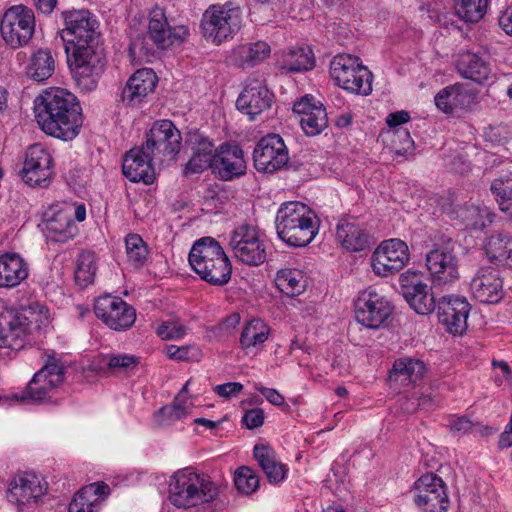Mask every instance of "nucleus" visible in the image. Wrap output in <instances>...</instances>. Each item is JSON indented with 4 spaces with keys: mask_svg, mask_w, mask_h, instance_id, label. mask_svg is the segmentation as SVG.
<instances>
[{
    "mask_svg": "<svg viewBox=\"0 0 512 512\" xmlns=\"http://www.w3.org/2000/svg\"><path fill=\"white\" fill-rule=\"evenodd\" d=\"M65 27L59 32L65 43L72 44L68 63L76 85L92 91L104 71L106 58L100 45L99 23L88 10L64 11Z\"/></svg>",
    "mask_w": 512,
    "mask_h": 512,
    "instance_id": "obj_1",
    "label": "nucleus"
},
{
    "mask_svg": "<svg viewBox=\"0 0 512 512\" xmlns=\"http://www.w3.org/2000/svg\"><path fill=\"white\" fill-rule=\"evenodd\" d=\"M36 121L48 135L62 140L75 138L82 126L81 106L74 94L52 88L34 101Z\"/></svg>",
    "mask_w": 512,
    "mask_h": 512,
    "instance_id": "obj_2",
    "label": "nucleus"
},
{
    "mask_svg": "<svg viewBox=\"0 0 512 512\" xmlns=\"http://www.w3.org/2000/svg\"><path fill=\"white\" fill-rule=\"evenodd\" d=\"M48 323V311L39 303L0 316V349L6 355L24 348L26 338Z\"/></svg>",
    "mask_w": 512,
    "mask_h": 512,
    "instance_id": "obj_3",
    "label": "nucleus"
},
{
    "mask_svg": "<svg viewBox=\"0 0 512 512\" xmlns=\"http://www.w3.org/2000/svg\"><path fill=\"white\" fill-rule=\"evenodd\" d=\"M278 237L292 247H305L318 233L315 213L298 201L281 204L275 218Z\"/></svg>",
    "mask_w": 512,
    "mask_h": 512,
    "instance_id": "obj_4",
    "label": "nucleus"
},
{
    "mask_svg": "<svg viewBox=\"0 0 512 512\" xmlns=\"http://www.w3.org/2000/svg\"><path fill=\"white\" fill-rule=\"evenodd\" d=\"M188 261L192 270L211 285L223 286L231 279L232 264L220 243L212 237L196 240Z\"/></svg>",
    "mask_w": 512,
    "mask_h": 512,
    "instance_id": "obj_5",
    "label": "nucleus"
},
{
    "mask_svg": "<svg viewBox=\"0 0 512 512\" xmlns=\"http://www.w3.org/2000/svg\"><path fill=\"white\" fill-rule=\"evenodd\" d=\"M218 487L205 474L185 468L173 474L170 481V499L177 507H192L210 502L218 495Z\"/></svg>",
    "mask_w": 512,
    "mask_h": 512,
    "instance_id": "obj_6",
    "label": "nucleus"
},
{
    "mask_svg": "<svg viewBox=\"0 0 512 512\" xmlns=\"http://www.w3.org/2000/svg\"><path fill=\"white\" fill-rule=\"evenodd\" d=\"M243 9L240 3L229 0L210 5L202 15L201 29L206 40L215 45L232 39L241 29Z\"/></svg>",
    "mask_w": 512,
    "mask_h": 512,
    "instance_id": "obj_7",
    "label": "nucleus"
},
{
    "mask_svg": "<svg viewBox=\"0 0 512 512\" xmlns=\"http://www.w3.org/2000/svg\"><path fill=\"white\" fill-rule=\"evenodd\" d=\"M330 75L336 85L348 92L364 96L372 92L373 75L359 57L336 55L330 63Z\"/></svg>",
    "mask_w": 512,
    "mask_h": 512,
    "instance_id": "obj_8",
    "label": "nucleus"
},
{
    "mask_svg": "<svg viewBox=\"0 0 512 512\" xmlns=\"http://www.w3.org/2000/svg\"><path fill=\"white\" fill-rule=\"evenodd\" d=\"M182 137L180 131L170 120L156 121L146 134L141 146L146 153L159 164L174 161L180 152Z\"/></svg>",
    "mask_w": 512,
    "mask_h": 512,
    "instance_id": "obj_9",
    "label": "nucleus"
},
{
    "mask_svg": "<svg viewBox=\"0 0 512 512\" xmlns=\"http://www.w3.org/2000/svg\"><path fill=\"white\" fill-rule=\"evenodd\" d=\"M35 30V16L25 5L9 7L0 21V32L4 42L12 49L28 44Z\"/></svg>",
    "mask_w": 512,
    "mask_h": 512,
    "instance_id": "obj_10",
    "label": "nucleus"
},
{
    "mask_svg": "<svg viewBox=\"0 0 512 512\" xmlns=\"http://www.w3.org/2000/svg\"><path fill=\"white\" fill-rule=\"evenodd\" d=\"M64 380V367L54 359L49 358L38 372L35 373L24 391L16 393L13 399L20 402L40 403L50 396Z\"/></svg>",
    "mask_w": 512,
    "mask_h": 512,
    "instance_id": "obj_11",
    "label": "nucleus"
},
{
    "mask_svg": "<svg viewBox=\"0 0 512 512\" xmlns=\"http://www.w3.org/2000/svg\"><path fill=\"white\" fill-rule=\"evenodd\" d=\"M413 500L422 512H446L450 507L447 486L436 474L422 475L412 488Z\"/></svg>",
    "mask_w": 512,
    "mask_h": 512,
    "instance_id": "obj_12",
    "label": "nucleus"
},
{
    "mask_svg": "<svg viewBox=\"0 0 512 512\" xmlns=\"http://www.w3.org/2000/svg\"><path fill=\"white\" fill-rule=\"evenodd\" d=\"M456 243L449 241L426 255V266L434 287L451 285L459 279V260L455 253Z\"/></svg>",
    "mask_w": 512,
    "mask_h": 512,
    "instance_id": "obj_13",
    "label": "nucleus"
},
{
    "mask_svg": "<svg viewBox=\"0 0 512 512\" xmlns=\"http://www.w3.org/2000/svg\"><path fill=\"white\" fill-rule=\"evenodd\" d=\"M229 245L234 257L244 264L258 266L267 258L266 244L252 226L242 225L235 229Z\"/></svg>",
    "mask_w": 512,
    "mask_h": 512,
    "instance_id": "obj_14",
    "label": "nucleus"
},
{
    "mask_svg": "<svg viewBox=\"0 0 512 512\" xmlns=\"http://www.w3.org/2000/svg\"><path fill=\"white\" fill-rule=\"evenodd\" d=\"M94 312L99 319L115 331H125L131 328L136 320L134 307L122 298L112 295L98 297L94 304Z\"/></svg>",
    "mask_w": 512,
    "mask_h": 512,
    "instance_id": "obj_15",
    "label": "nucleus"
},
{
    "mask_svg": "<svg viewBox=\"0 0 512 512\" xmlns=\"http://www.w3.org/2000/svg\"><path fill=\"white\" fill-rule=\"evenodd\" d=\"M408 261L409 250L406 243L400 239H389L375 249L371 266L376 275L388 277L399 272Z\"/></svg>",
    "mask_w": 512,
    "mask_h": 512,
    "instance_id": "obj_16",
    "label": "nucleus"
},
{
    "mask_svg": "<svg viewBox=\"0 0 512 512\" xmlns=\"http://www.w3.org/2000/svg\"><path fill=\"white\" fill-rule=\"evenodd\" d=\"M53 175V158L42 144L31 145L25 154L22 180L29 186L46 187Z\"/></svg>",
    "mask_w": 512,
    "mask_h": 512,
    "instance_id": "obj_17",
    "label": "nucleus"
},
{
    "mask_svg": "<svg viewBox=\"0 0 512 512\" xmlns=\"http://www.w3.org/2000/svg\"><path fill=\"white\" fill-rule=\"evenodd\" d=\"M392 313L390 302L374 290L363 291L355 302V318L370 329L380 328Z\"/></svg>",
    "mask_w": 512,
    "mask_h": 512,
    "instance_id": "obj_18",
    "label": "nucleus"
},
{
    "mask_svg": "<svg viewBox=\"0 0 512 512\" xmlns=\"http://www.w3.org/2000/svg\"><path fill=\"white\" fill-rule=\"evenodd\" d=\"M253 157L255 168L264 173L281 169L289 160L288 149L278 134L263 137L256 145Z\"/></svg>",
    "mask_w": 512,
    "mask_h": 512,
    "instance_id": "obj_19",
    "label": "nucleus"
},
{
    "mask_svg": "<svg viewBox=\"0 0 512 512\" xmlns=\"http://www.w3.org/2000/svg\"><path fill=\"white\" fill-rule=\"evenodd\" d=\"M470 304L463 296H443L437 303L439 322L453 335H462L467 329Z\"/></svg>",
    "mask_w": 512,
    "mask_h": 512,
    "instance_id": "obj_20",
    "label": "nucleus"
},
{
    "mask_svg": "<svg viewBox=\"0 0 512 512\" xmlns=\"http://www.w3.org/2000/svg\"><path fill=\"white\" fill-rule=\"evenodd\" d=\"M273 101V93L269 91L263 81L248 78L244 88L236 101L237 109L254 120L257 115L268 110Z\"/></svg>",
    "mask_w": 512,
    "mask_h": 512,
    "instance_id": "obj_21",
    "label": "nucleus"
},
{
    "mask_svg": "<svg viewBox=\"0 0 512 512\" xmlns=\"http://www.w3.org/2000/svg\"><path fill=\"white\" fill-rule=\"evenodd\" d=\"M473 298L484 304H496L504 296L503 279L500 272L490 266L477 270L470 282Z\"/></svg>",
    "mask_w": 512,
    "mask_h": 512,
    "instance_id": "obj_22",
    "label": "nucleus"
},
{
    "mask_svg": "<svg viewBox=\"0 0 512 512\" xmlns=\"http://www.w3.org/2000/svg\"><path fill=\"white\" fill-rule=\"evenodd\" d=\"M186 143L191 150V157L184 167V175L199 174L212 167L218 148L207 136L199 131H191Z\"/></svg>",
    "mask_w": 512,
    "mask_h": 512,
    "instance_id": "obj_23",
    "label": "nucleus"
},
{
    "mask_svg": "<svg viewBox=\"0 0 512 512\" xmlns=\"http://www.w3.org/2000/svg\"><path fill=\"white\" fill-rule=\"evenodd\" d=\"M293 111L299 115V123L307 136L319 135L328 126L324 105L311 95H305L295 102Z\"/></svg>",
    "mask_w": 512,
    "mask_h": 512,
    "instance_id": "obj_24",
    "label": "nucleus"
},
{
    "mask_svg": "<svg viewBox=\"0 0 512 512\" xmlns=\"http://www.w3.org/2000/svg\"><path fill=\"white\" fill-rule=\"evenodd\" d=\"M211 169L224 181H231L243 176L247 169L243 150L238 145H220Z\"/></svg>",
    "mask_w": 512,
    "mask_h": 512,
    "instance_id": "obj_25",
    "label": "nucleus"
},
{
    "mask_svg": "<svg viewBox=\"0 0 512 512\" xmlns=\"http://www.w3.org/2000/svg\"><path fill=\"white\" fill-rule=\"evenodd\" d=\"M155 159L140 147L128 151L123 159L122 172L131 182L153 183Z\"/></svg>",
    "mask_w": 512,
    "mask_h": 512,
    "instance_id": "obj_26",
    "label": "nucleus"
},
{
    "mask_svg": "<svg viewBox=\"0 0 512 512\" xmlns=\"http://www.w3.org/2000/svg\"><path fill=\"white\" fill-rule=\"evenodd\" d=\"M157 84V76L150 68L137 70L121 90L120 98L124 105L134 107L139 105L152 93Z\"/></svg>",
    "mask_w": 512,
    "mask_h": 512,
    "instance_id": "obj_27",
    "label": "nucleus"
},
{
    "mask_svg": "<svg viewBox=\"0 0 512 512\" xmlns=\"http://www.w3.org/2000/svg\"><path fill=\"white\" fill-rule=\"evenodd\" d=\"M187 35L188 29L185 26L174 28L169 26L164 11L161 8L152 10L147 37L158 47L166 48L176 42H182Z\"/></svg>",
    "mask_w": 512,
    "mask_h": 512,
    "instance_id": "obj_28",
    "label": "nucleus"
},
{
    "mask_svg": "<svg viewBox=\"0 0 512 512\" xmlns=\"http://www.w3.org/2000/svg\"><path fill=\"white\" fill-rule=\"evenodd\" d=\"M47 237L52 242L66 243L78 233V227L72 219V205L55 206L45 221Z\"/></svg>",
    "mask_w": 512,
    "mask_h": 512,
    "instance_id": "obj_29",
    "label": "nucleus"
},
{
    "mask_svg": "<svg viewBox=\"0 0 512 512\" xmlns=\"http://www.w3.org/2000/svg\"><path fill=\"white\" fill-rule=\"evenodd\" d=\"M456 67L464 78L479 84L492 77V68L486 53L463 51L458 56Z\"/></svg>",
    "mask_w": 512,
    "mask_h": 512,
    "instance_id": "obj_30",
    "label": "nucleus"
},
{
    "mask_svg": "<svg viewBox=\"0 0 512 512\" xmlns=\"http://www.w3.org/2000/svg\"><path fill=\"white\" fill-rule=\"evenodd\" d=\"M110 492L104 482H97L81 488L69 504L68 512H97Z\"/></svg>",
    "mask_w": 512,
    "mask_h": 512,
    "instance_id": "obj_31",
    "label": "nucleus"
},
{
    "mask_svg": "<svg viewBox=\"0 0 512 512\" xmlns=\"http://www.w3.org/2000/svg\"><path fill=\"white\" fill-rule=\"evenodd\" d=\"M45 488L34 474H24L15 478L9 485L7 499L18 505L29 503L41 497Z\"/></svg>",
    "mask_w": 512,
    "mask_h": 512,
    "instance_id": "obj_32",
    "label": "nucleus"
},
{
    "mask_svg": "<svg viewBox=\"0 0 512 512\" xmlns=\"http://www.w3.org/2000/svg\"><path fill=\"white\" fill-rule=\"evenodd\" d=\"M29 275V266L17 253H5L0 256V287L14 288Z\"/></svg>",
    "mask_w": 512,
    "mask_h": 512,
    "instance_id": "obj_33",
    "label": "nucleus"
},
{
    "mask_svg": "<svg viewBox=\"0 0 512 512\" xmlns=\"http://www.w3.org/2000/svg\"><path fill=\"white\" fill-rule=\"evenodd\" d=\"M336 238L348 251L359 252L371 244L369 234L355 221L341 219L336 227Z\"/></svg>",
    "mask_w": 512,
    "mask_h": 512,
    "instance_id": "obj_34",
    "label": "nucleus"
},
{
    "mask_svg": "<svg viewBox=\"0 0 512 512\" xmlns=\"http://www.w3.org/2000/svg\"><path fill=\"white\" fill-rule=\"evenodd\" d=\"M426 371V364L422 360L405 356L394 361L389 371V380L409 385L421 380Z\"/></svg>",
    "mask_w": 512,
    "mask_h": 512,
    "instance_id": "obj_35",
    "label": "nucleus"
},
{
    "mask_svg": "<svg viewBox=\"0 0 512 512\" xmlns=\"http://www.w3.org/2000/svg\"><path fill=\"white\" fill-rule=\"evenodd\" d=\"M253 455L270 483L277 484L286 478L288 469L279 461L275 450L271 446L256 444Z\"/></svg>",
    "mask_w": 512,
    "mask_h": 512,
    "instance_id": "obj_36",
    "label": "nucleus"
},
{
    "mask_svg": "<svg viewBox=\"0 0 512 512\" xmlns=\"http://www.w3.org/2000/svg\"><path fill=\"white\" fill-rule=\"evenodd\" d=\"M55 66V59L51 51L40 48L31 54L25 67V74L33 81L43 82L53 75Z\"/></svg>",
    "mask_w": 512,
    "mask_h": 512,
    "instance_id": "obj_37",
    "label": "nucleus"
},
{
    "mask_svg": "<svg viewBox=\"0 0 512 512\" xmlns=\"http://www.w3.org/2000/svg\"><path fill=\"white\" fill-rule=\"evenodd\" d=\"M270 54V46L264 41L246 43L234 49L235 63L242 68H251L263 62Z\"/></svg>",
    "mask_w": 512,
    "mask_h": 512,
    "instance_id": "obj_38",
    "label": "nucleus"
},
{
    "mask_svg": "<svg viewBox=\"0 0 512 512\" xmlns=\"http://www.w3.org/2000/svg\"><path fill=\"white\" fill-rule=\"evenodd\" d=\"M280 67L290 72H303L312 69L315 59L309 46H297L290 48L281 56Z\"/></svg>",
    "mask_w": 512,
    "mask_h": 512,
    "instance_id": "obj_39",
    "label": "nucleus"
},
{
    "mask_svg": "<svg viewBox=\"0 0 512 512\" xmlns=\"http://www.w3.org/2000/svg\"><path fill=\"white\" fill-rule=\"evenodd\" d=\"M485 252L491 261L512 267V237L497 233L487 238Z\"/></svg>",
    "mask_w": 512,
    "mask_h": 512,
    "instance_id": "obj_40",
    "label": "nucleus"
},
{
    "mask_svg": "<svg viewBox=\"0 0 512 512\" xmlns=\"http://www.w3.org/2000/svg\"><path fill=\"white\" fill-rule=\"evenodd\" d=\"M456 218L460 219L467 228L482 229L493 221V214L485 206L474 203L459 207L455 212Z\"/></svg>",
    "mask_w": 512,
    "mask_h": 512,
    "instance_id": "obj_41",
    "label": "nucleus"
},
{
    "mask_svg": "<svg viewBox=\"0 0 512 512\" xmlns=\"http://www.w3.org/2000/svg\"><path fill=\"white\" fill-rule=\"evenodd\" d=\"M269 326L261 319L255 318L246 323L240 336V345L247 352L258 349L268 339Z\"/></svg>",
    "mask_w": 512,
    "mask_h": 512,
    "instance_id": "obj_42",
    "label": "nucleus"
},
{
    "mask_svg": "<svg viewBox=\"0 0 512 512\" xmlns=\"http://www.w3.org/2000/svg\"><path fill=\"white\" fill-rule=\"evenodd\" d=\"M275 283L281 292L291 297L301 294L306 287L305 276L298 269H280L277 272Z\"/></svg>",
    "mask_w": 512,
    "mask_h": 512,
    "instance_id": "obj_43",
    "label": "nucleus"
},
{
    "mask_svg": "<svg viewBox=\"0 0 512 512\" xmlns=\"http://www.w3.org/2000/svg\"><path fill=\"white\" fill-rule=\"evenodd\" d=\"M410 291L405 293V300L410 307L420 315H428L434 311L436 301L427 284L422 283L420 286L409 288Z\"/></svg>",
    "mask_w": 512,
    "mask_h": 512,
    "instance_id": "obj_44",
    "label": "nucleus"
},
{
    "mask_svg": "<svg viewBox=\"0 0 512 512\" xmlns=\"http://www.w3.org/2000/svg\"><path fill=\"white\" fill-rule=\"evenodd\" d=\"M96 255L90 251L81 252L76 261L74 277L77 285L85 288L94 282L97 271Z\"/></svg>",
    "mask_w": 512,
    "mask_h": 512,
    "instance_id": "obj_45",
    "label": "nucleus"
},
{
    "mask_svg": "<svg viewBox=\"0 0 512 512\" xmlns=\"http://www.w3.org/2000/svg\"><path fill=\"white\" fill-rule=\"evenodd\" d=\"M466 98L469 96L461 87L449 86L437 93L435 104L443 112L452 113L454 109L464 106Z\"/></svg>",
    "mask_w": 512,
    "mask_h": 512,
    "instance_id": "obj_46",
    "label": "nucleus"
},
{
    "mask_svg": "<svg viewBox=\"0 0 512 512\" xmlns=\"http://www.w3.org/2000/svg\"><path fill=\"white\" fill-rule=\"evenodd\" d=\"M491 191L500 210L512 219V178L495 179L491 184Z\"/></svg>",
    "mask_w": 512,
    "mask_h": 512,
    "instance_id": "obj_47",
    "label": "nucleus"
},
{
    "mask_svg": "<svg viewBox=\"0 0 512 512\" xmlns=\"http://www.w3.org/2000/svg\"><path fill=\"white\" fill-rule=\"evenodd\" d=\"M487 0H456V13L466 22H478L486 13Z\"/></svg>",
    "mask_w": 512,
    "mask_h": 512,
    "instance_id": "obj_48",
    "label": "nucleus"
},
{
    "mask_svg": "<svg viewBox=\"0 0 512 512\" xmlns=\"http://www.w3.org/2000/svg\"><path fill=\"white\" fill-rule=\"evenodd\" d=\"M128 260L135 266L143 265L147 259L148 250L145 242L138 234H129L125 238Z\"/></svg>",
    "mask_w": 512,
    "mask_h": 512,
    "instance_id": "obj_49",
    "label": "nucleus"
},
{
    "mask_svg": "<svg viewBox=\"0 0 512 512\" xmlns=\"http://www.w3.org/2000/svg\"><path fill=\"white\" fill-rule=\"evenodd\" d=\"M234 482L238 491L246 495L255 492L259 487L258 475L247 466H242L237 469Z\"/></svg>",
    "mask_w": 512,
    "mask_h": 512,
    "instance_id": "obj_50",
    "label": "nucleus"
},
{
    "mask_svg": "<svg viewBox=\"0 0 512 512\" xmlns=\"http://www.w3.org/2000/svg\"><path fill=\"white\" fill-rule=\"evenodd\" d=\"M139 358L131 354H112L107 356L106 366L111 372H125L135 368Z\"/></svg>",
    "mask_w": 512,
    "mask_h": 512,
    "instance_id": "obj_51",
    "label": "nucleus"
},
{
    "mask_svg": "<svg viewBox=\"0 0 512 512\" xmlns=\"http://www.w3.org/2000/svg\"><path fill=\"white\" fill-rule=\"evenodd\" d=\"M187 328L179 320H169L157 328V335L164 340H178L185 336Z\"/></svg>",
    "mask_w": 512,
    "mask_h": 512,
    "instance_id": "obj_52",
    "label": "nucleus"
},
{
    "mask_svg": "<svg viewBox=\"0 0 512 512\" xmlns=\"http://www.w3.org/2000/svg\"><path fill=\"white\" fill-rule=\"evenodd\" d=\"M188 413V409L184 403L173 402L172 405L161 408L158 412L159 417L162 418L160 424L169 425L176 420L184 418Z\"/></svg>",
    "mask_w": 512,
    "mask_h": 512,
    "instance_id": "obj_53",
    "label": "nucleus"
},
{
    "mask_svg": "<svg viewBox=\"0 0 512 512\" xmlns=\"http://www.w3.org/2000/svg\"><path fill=\"white\" fill-rule=\"evenodd\" d=\"M392 146L397 155H405L414 148V142L408 130L398 128L393 132Z\"/></svg>",
    "mask_w": 512,
    "mask_h": 512,
    "instance_id": "obj_54",
    "label": "nucleus"
},
{
    "mask_svg": "<svg viewBox=\"0 0 512 512\" xmlns=\"http://www.w3.org/2000/svg\"><path fill=\"white\" fill-rule=\"evenodd\" d=\"M242 423L248 429H255L263 425L264 412L260 408H253L245 412L242 417Z\"/></svg>",
    "mask_w": 512,
    "mask_h": 512,
    "instance_id": "obj_55",
    "label": "nucleus"
},
{
    "mask_svg": "<svg viewBox=\"0 0 512 512\" xmlns=\"http://www.w3.org/2000/svg\"><path fill=\"white\" fill-rule=\"evenodd\" d=\"M243 389V385L239 382H227L215 386L214 391L220 397L229 399L232 396L238 395Z\"/></svg>",
    "mask_w": 512,
    "mask_h": 512,
    "instance_id": "obj_56",
    "label": "nucleus"
},
{
    "mask_svg": "<svg viewBox=\"0 0 512 512\" xmlns=\"http://www.w3.org/2000/svg\"><path fill=\"white\" fill-rule=\"evenodd\" d=\"M423 282L420 281L419 274L414 271H406L405 273H402L400 275V285L402 289L403 297L405 296V293L410 291L409 288L418 287Z\"/></svg>",
    "mask_w": 512,
    "mask_h": 512,
    "instance_id": "obj_57",
    "label": "nucleus"
},
{
    "mask_svg": "<svg viewBox=\"0 0 512 512\" xmlns=\"http://www.w3.org/2000/svg\"><path fill=\"white\" fill-rule=\"evenodd\" d=\"M450 430L458 435L466 434L472 429V422L466 416L453 417L449 420Z\"/></svg>",
    "mask_w": 512,
    "mask_h": 512,
    "instance_id": "obj_58",
    "label": "nucleus"
},
{
    "mask_svg": "<svg viewBox=\"0 0 512 512\" xmlns=\"http://www.w3.org/2000/svg\"><path fill=\"white\" fill-rule=\"evenodd\" d=\"M190 350V346L168 345L166 347V354L170 359L187 361L190 359Z\"/></svg>",
    "mask_w": 512,
    "mask_h": 512,
    "instance_id": "obj_59",
    "label": "nucleus"
},
{
    "mask_svg": "<svg viewBox=\"0 0 512 512\" xmlns=\"http://www.w3.org/2000/svg\"><path fill=\"white\" fill-rule=\"evenodd\" d=\"M256 390L259 391L268 402L275 406H282L285 402L284 397L276 390L272 388H266L261 385L255 386Z\"/></svg>",
    "mask_w": 512,
    "mask_h": 512,
    "instance_id": "obj_60",
    "label": "nucleus"
},
{
    "mask_svg": "<svg viewBox=\"0 0 512 512\" xmlns=\"http://www.w3.org/2000/svg\"><path fill=\"white\" fill-rule=\"evenodd\" d=\"M498 23L506 34L512 36V5L499 16Z\"/></svg>",
    "mask_w": 512,
    "mask_h": 512,
    "instance_id": "obj_61",
    "label": "nucleus"
},
{
    "mask_svg": "<svg viewBox=\"0 0 512 512\" xmlns=\"http://www.w3.org/2000/svg\"><path fill=\"white\" fill-rule=\"evenodd\" d=\"M408 112L402 110L394 113H390L386 118V123L389 127H397L401 124L408 122L409 120Z\"/></svg>",
    "mask_w": 512,
    "mask_h": 512,
    "instance_id": "obj_62",
    "label": "nucleus"
},
{
    "mask_svg": "<svg viewBox=\"0 0 512 512\" xmlns=\"http://www.w3.org/2000/svg\"><path fill=\"white\" fill-rule=\"evenodd\" d=\"M239 323L240 315L238 313H233L222 322V327L226 330H233Z\"/></svg>",
    "mask_w": 512,
    "mask_h": 512,
    "instance_id": "obj_63",
    "label": "nucleus"
},
{
    "mask_svg": "<svg viewBox=\"0 0 512 512\" xmlns=\"http://www.w3.org/2000/svg\"><path fill=\"white\" fill-rule=\"evenodd\" d=\"M56 4L57 0H38L37 2L38 9L45 14L51 13Z\"/></svg>",
    "mask_w": 512,
    "mask_h": 512,
    "instance_id": "obj_64",
    "label": "nucleus"
}]
</instances>
